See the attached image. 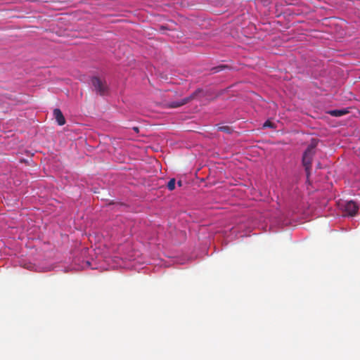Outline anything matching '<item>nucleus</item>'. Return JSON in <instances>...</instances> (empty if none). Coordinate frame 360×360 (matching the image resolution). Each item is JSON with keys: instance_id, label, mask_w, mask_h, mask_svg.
I'll use <instances>...</instances> for the list:
<instances>
[{"instance_id": "9", "label": "nucleus", "mask_w": 360, "mask_h": 360, "mask_svg": "<svg viewBox=\"0 0 360 360\" xmlns=\"http://www.w3.org/2000/svg\"><path fill=\"white\" fill-rule=\"evenodd\" d=\"M226 68H227V66H226V65H219V66L213 68L212 69V71H213L214 73H216V72H219L221 71L222 70L225 69Z\"/></svg>"}, {"instance_id": "6", "label": "nucleus", "mask_w": 360, "mask_h": 360, "mask_svg": "<svg viewBox=\"0 0 360 360\" xmlns=\"http://www.w3.org/2000/svg\"><path fill=\"white\" fill-rule=\"evenodd\" d=\"M347 112V110H333L328 112V113L334 117H341Z\"/></svg>"}, {"instance_id": "7", "label": "nucleus", "mask_w": 360, "mask_h": 360, "mask_svg": "<svg viewBox=\"0 0 360 360\" xmlns=\"http://www.w3.org/2000/svg\"><path fill=\"white\" fill-rule=\"evenodd\" d=\"M218 129L227 134H231L233 131V129L229 126H221L219 127Z\"/></svg>"}, {"instance_id": "3", "label": "nucleus", "mask_w": 360, "mask_h": 360, "mask_svg": "<svg viewBox=\"0 0 360 360\" xmlns=\"http://www.w3.org/2000/svg\"><path fill=\"white\" fill-rule=\"evenodd\" d=\"M91 84L94 90L101 96H104L108 93V87L105 81L102 80L98 77H93L91 78Z\"/></svg>"}, {"instance_id": "2", "label": "nucleus", "mask_w": 360, "mask_h": 360, "mask_svg": "<svg viewBox=\"0 0 360 360\" xmlns=\"http://www.w3.org/2000/svg\"><path fill=\"white\" fill-rule=\"evenodd\" d=\"M202 92V89H196L193 93H192L189 96H187L180 101H172L167 103L166 104L167 107L169 108H176L181 107L191 101L195 99Z\"/></svg>"}, {"instance_id": "11", "label": "nucleus", "mask_w": 360, "mask_h": 360, "mask_svg": "<svg viewBox=\"0 0 360 360\" xmlns=\"http://www.w3.org/2000/svg\"><path fill=\"white\" fill-rule=\"evenodd\" d=\"M177 184H178L179 186H182V181H179L177 182Z\"/></svg>"}, {"instance_id": "4", "label": "nucleus", "mask_w": 360, "mask_h": 360, "mask_svg": "<svg viewBox=\"0 0 360 360\" xmlns=\"http://www.w3.org/2000/svg\"><path fill=\"white\" fill-rule=\"evenodd\" d=\"M359 210V207L354 201H349L347 202L345 205V211L348 214L349 216H354Z\"/></svg>"}, {"instance_id": "10", "label": "nucleus", "mask_w": 360, "mask_h": 360, "mask_svg": "<svg viewBox=\"0 0 360 360\" xmlns=\"http://www.w3.org/2000/svg\"><path fill=\"white\" fill-rule=\"evenodd\" d=\"M263 127L264 128H266V127H270V128H275V124L271 122V121L269 120H266L264 124H263Z\"/></svg>"}, {"instance_id": "12", "label": "nucleus", "mask_w": 360, "mask_h": 360, "mask_svg": "<svg viewBox=\"0 0 360 360\" xmlns=\"http://www.w3.org/2000/svg\"><path fill=\"white\" fill-rule=\"evenodd\" d=\"M133 129L136 131V132H139V128L138 127H134Z\"/></svg>"}, {"instance_id": "5", "label": "nucleus", "mask_w": 360, "mask_h": 360, "mask_svg": "<svg viewBox=\"0 0 360 360\" xmlns=\"http://www.w3.org/2000/svg\"><path fill=\"white\" fill-rule=\"evenodd\" d=\"M53 115H54V117L56 120L58 124L60 126L64 125L65 124V119L60 109H58V108L54 109Z\"/></svg>"}, {"instance_id": "8", "label": "nucleus", "mask_w": 360, "mask_h": 360, "mask_svg": "<svg viewBox=\"0 0 360 360\" xmlns=\"http://www.w3.org/2000/svg\"><path fill=\"white\" fill-rule=\"evenodd\" d=\"M176 181L175 179H171L168 184L167 188L169 191H173L175 188Z\"/></svg>"}, {"instance_id": "1", "label": "nucleus", "mask_w": 360, "mask_h": 360, "mask_svg": "<svg viewBox=\"0 0 360 360\" xmlns=\"http://www.w3.org/2000/svg\"><path fill=\"white\" fill-rule=\"evenodd\" d=\"M317 144L318 140L313 139L302 156V164L305 168L307 177L310 174L312 159L315 155V148L317 146Z\"/></svg>"}]
</instances>
